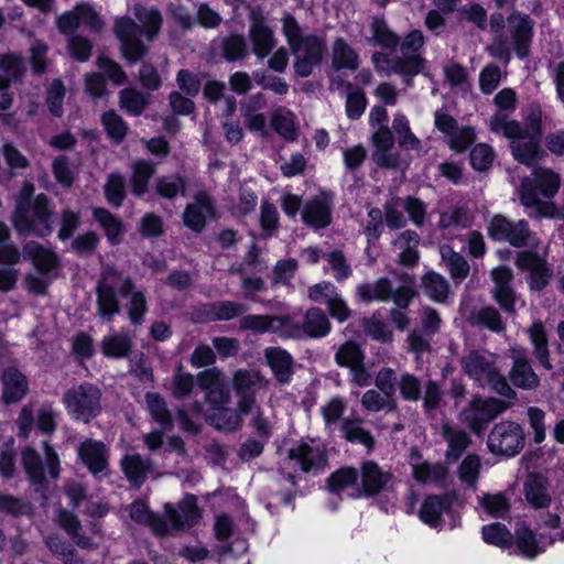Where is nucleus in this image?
<instances>
[{"mask_svg":"<svg viewBox=\"0 0 564 564\" xmlns=\"http://www.w3.org/2000/svg\"><path fill=\"white\" fill-rule=\"evenodd\" d=\"M100 389L89 382L68 389L63 397V403L68 414L85 423H88L100 412Z\"/></svg>","mask_w":564,"mask_h":564,"instance_id":"9","label":"nucleus"},{"mask_svg":"<svg viewBox=\"0 0 564 564\" xmlns=\"http://www.w3.org/2000/svg\"><path fill=\"white\" fill-rule=\"evenodd\" d=\"M482 539L486 543L507 547L512 544L513 536L511 532L501 523H491L482 528Z\"/></svg>","mask_w":564,"mask_h":564,"instance_id":"61","label":"nucleus"},{"mask_svg":"<svg viewBox=\"0 0 564 564\" xmlns=\"http://www.w3.org/2000/svg\"><path fill=\"white\" fill-rule=\"evenodd\" d=\"M375 147L373 161L383 167H397L400 163V155L392 152L394 144L393 135L387 127H379L372 135Z\"/></svg>","mask_w":564,"mask_h":564,"instance_id":"19","label":"nucleus"},{"mask_svg":"<svg viewBox=\"0 0 564 564\" xmlns=\"http://www.w3.org/2000/svg\"><path fill=\"white\" fill-rule=\"evenodd\" d=\"M422 288L424 294L437 303L445 302L449 293L447 280L435 272H429L423 276Z\"/></svg>","mask_w":564,"mask_h":564,"instance_id":"53","label":"nucleus"},{"mask_svg":"<svg viewBox=\"0 0 564 564\" xmlns=\"http://www.w3.org/2000/svg\"><path fill=\"white\" fill-rule=\"evenodd\" d=\"M449 495L429 496L422 503L419 517L425 524L436 528L441 524L442 514L452 506Z\"/></svg>","mask_w":564,"mask_h":564,"instance_id":"31","label":"nucleus"},{"mask_svg":"<svg viewBox=\"0 0 564 564\" xmlns=\"http://www.w3.org/2000/svg\"><path fill=\"white\" fill-rule=\"evenodd\" d=\"M93 214L95 219L105 229L107 238L112 243H116L119 235L122 234L121 221L104 208H96Z\"/></svg>","mask_w":564,"mask_h":564,"instance_id":"62","label":"nucleus"},{"mask_svg":"<svg viewBox=\"0 0 564 564\" xmlns=\"http://www.w3.org/2000/svg\"><path fill=\"white\" fill-rule=\"evenodd\" d=\"M155 193L165 199H174L177 196H184L186 182L181 175H163L155 180Z\"/></svg>","mask_w":564,"mask_h":564,"instance_id":"52","label":"nucleus"},{"mask_svg":"<svg viewBox=\"0 0 564 564\" xmlns=\"http://www.w3.org/2000/svg\"><path fill=\"white\" fill-rule=\"evenodd\" d=\"M490 275L495 284L492 295L496 302L506 313H514L517 297L513 289L510 286L513 279L511 269L508 267H498L492 269Z\"/></svg>","mask_w":564,"mask_h":564,"instance_id":"16","label":"nucleus"},{"mask_svg":"<svg viewBox=\"0 0 564 564\" xmlns=\"http://www.w3.org/2000/svg\"><path fill=\"white\" fill-rule=\"evenodd\" d=\"M115 32L121 42L122 53L127 59L137 62L147 53L145 46L139 39L141 28L132 19L127 17L117 19Z\"/></svg>","mask_w":564,"mask_h":564,"instance_id":"15","label":"nucleus"},{"mask_svg":"<svg viewBox=\"0 0 564 564\" xmlns=\"http://www.w3.org/2000/svg\"><path fill=\"white\" fill-rule=\"evenodd\" d=\"M329 490L334 494H340L351 489L350 497H359L361 489L358 486V471L351 467H345L333 473L327 480Z\"/></svg>","mask_w":564,"mask_h":564,"instance_id":"36","label":"nucleus"},{"mask_svg":"<svg viewBox=\"0 0 564 564\" xmlns=\"http://www.w3.org/2000/svg\"><path fill=\"white\" fill-rule=\"evenodd\" d=\"M442 436L448 444L446 457L457 459L470 443L469 436L462 430L454 429L448 424L442 426Z\"/></svg>","mask_w":564,"mask_h":564,"instance_id":"49","label":"nucleus"},{"mask_svg":"<svg viewBox=\"0 0 564 564\" xmlns=\"http://www.w3.org/2000/svg\"><path fill=\"white\" fill-rule=\"evenodd\" d=\"M289 458L296 460L305 473H318L326 464L324 448L316 442H303L289 451Z\"/></svg>","mask_w":564,"mask_h":564,"instance_id":"17","label":"nucleus"},{"mask_svg":"<svg viewBox=\"0 0 564 564\" xmlns=\"http://www.w3.org/2000/svg\"><path fill=\"white\" fill-rule=\"evenodd\" d=\"M509 403L499 399L474 400L460 413V420L475 433L484 431L486 424L509 408Z\"/></svg>","mask_w":564,"mask_h":564,"instance_id":"12","label":"nucleus"},{"mask_svg":"<svg viewBox=\"0 0 564 564\" xmlns=\"http://www.w3.org/2000/svg\"><path fill=\"white\" fill-rule=\"evenodd\" d=\"M365 359V355L356 343L347 341L341 345L335 354L337 365L351 368L359 365Z\"/></svg>","mask_w":564,"mask_h":564,"instance_id":"63","label":"nucleus"},{"mask_svg":"<svg viewBox=\"0 0 564 564\" xmlns=\"http://www.w3.org/2000/svg\"><path fill=\"white\" fill-rule=\"evenodd\" d=\"M50 199L39 194L31 204L18 202L12 216V225L19 235L46 237L53 230Z\"/></svg>","mask_w":564,"mask_h":564,"instance_id":"6","label":"nucleus"},{"mask_svg":"<svg viewBox=\"0 0 564 564\" xmlns=\"http://www.w3.org/2000/svg\"><path fill=\"white\" fill-rule=\"evenodd\" d=\"M164 517L153 523V533L165 536L194 527L200 519L196 497L186 495L176 507L165 505Z\"/></svg>","mask_w":564,"mask_h":564,"instance_id":"7","label":"nucleus"},{"mask_svg":"<svg viewBox=\"0 0 564 564\" xmlns=\"http://www.w3.org/2000/svg\"><path fill=\"white\" fill-rule=\"evenodd\" d=\"M424 44V36L421 31L410 32L401 43V55L389 56L384 53H373L372 62L378 72L387 75L398 74L404 77L406 84L416 76L424 67V58L421 50Z\"/></svg>","mask_w":564,"mask_h":564,"instance_id":"4","label":"nucleus"},{"mask_svg":"<svg viewBox=\"0 0 564 564\" xmlns=\"http://www.w3.org/2000/svg\"><path fill=\"white\" fill-rule=\"evenodd\" d=\"M488 234L494 240L508 241L513 247H522L527 245L530 229L523 219L511 221L502 215H496L489 223Z\"/></svg>","mask_w":564,"mask_h":564,"instance_id":"14","label":"nucleus"},{"mask_svg":"<svg viewBox=\"0 0 564 564\" xmlns=\"http://www.w3.org/2000/svg\"><path fill=\"white\" fill-rule=\"evenodd\" d=\"M249 35L253 45V53L259 58L267 57L276 44L272 29L260 18L253 20Z\"/></svg>","mask_w":564,"mask_h":564,"instance_id":"27","label":"nucleus"},{"mask_svg":"<svg viewBox=\"0 0 564 564\" xmlns=\"http://www.w3.org/2000/svg\"><path fill=\"white\" fill-rule=\"evenodd\" d=\"M554 541H564V531L556 532L547 542H544V533H541L539 543L533 532L527 527H520L516 531V544L520 553L528 558L535 557L539 553L544 551L546 545L552 544Z\"/></svg>","mask_w":564,"mask_h":564,"instance_id":"24","label":"nucleus"},{"mask_svg":"<svg viewBox=\"0 0 564 564\" xmlns=\"http://www.w3.org/2000/svg\"><path fill=\"white\" fill-rule=\"evenodd\" d=\"M511 382L521 389L532 390L539 386V377L525 358H517L510 371Z\"/></svg>","mask_w":564,"mask_h":564,"instance_id":"43","label":"nucleus"},{"mask_svg":"<svg viewBox=\"0 0 564 564\" xmlns=\"http://www.w3.org/2000/svg\"><path fill=\"white\" fill-rule=\"evenodd\" d=\"M356 292L364 302L392 301L399 308H406L414 297L413 282L409 278H404L397 289L389 279L381 278L372 283L359 284Z\"/></svg>","mask_w":564,"mask_h":564,"instance_id":"8","label":"nucleus"},{"mask_svg":"<svg viewBox=\"0 0 564 564\" xmlns=\"http://www.w3.org/2000/svg\"><path fill=\"white\" fill-rule=\"evenodd\" d=\"M333 66L336 69L356 70L359 66L358 54L347 42L338 37L333 43Z\"/></svg>","mask_w":564,"mask_h":564,"instance_id":"45","label":"nucleus"},{"mask_svg":"<svg viewBox=\"0 0 564 564\" xmlns=\"http://www.w3.org/2000/svg\"><path fill=\"white\" fill-rule=\"evenodd\" d=\"M273 130L285 141L294 142L297 139L295 115L284 107L275 108L271 113Z\"/></svg>","mask_w":564,"mask_h":564,"instance_id":"39","label":"nucleus"},{"mask_svg":"<svg viewBox=\"0 0 564 564\" xmlns=\"http://www.w3.org/2000/svg\"><path fill=\"white\" fill-rule=\"evenodd\" d=\"M23 256L32 261L34 267L43 273L50 272L57 267V254L50 248H45L36 241H29L23 247Z\"/></svg>","mask_w":564,"mask_h":564,"instance_id":"32","label":"nucleus"},{"mask_svg":"<svg viewBox=\"0 0 564 564\" xmlns=\"http://www.w3.org/2000/svg\"><path fill=\"white\" fill-rule=\"evenodd\" d=\"M3 393L6 403L19 402L28 392L25 377L15 368H8L2 376Z\"/></svg>","mask_w":564,"mask_h":564,"instance_id":"34","label":"nucleus"},{"mask_svg":"<svg viewBox=\"0 0 564 564\" xmlns=\"http://www.w3.org/2000/svg\"><path fill=\"white\" fill-rule=\"evenodd\" d=\"M361 404L366 410L371 412H379L386 409L393 410L395 408L392 397L379 389H370L366 391L361 398Z\"/></svg>","mask_w":564,"mask_h":564,"instance_id":"59","label":"nucleus"},{"mask_svg":"<svg viewBox=\"0 0 564 564\" xmlns=\"http://www.w3.org/2000/svg\"><path fill=\"white\" fill-rule=\"evenodd\" d=\"M529 181L532 184L533 192L540 193L544 197H552L558 191L561 178L560 175L550 169L538 167L533 171L532 177L523 178L520 187V196L522 195L524 183ZM539 197V195H536Z\"/></svg>","mask_w":564,"mask_h":564,"instance_id":"26","label":"nucleus"},{"mask_svg":"<svg viewBox=\"0 0 564 564\" xmlns=\"http://www.w3.org/2000/svg\"><path fill=\"white\" fill-rule=\"evenodd\" d=\"M392 129L398 135L399 144L402 148L420 151L422 150V142L411 131L410 122L403 113H397L392 121Z\"/></svg>","mask_w":564,"mask_h":564,"instance_id":"54","label":"nucleus"},{"mask_svg":"<svg viewBox=\"0 0 564 564\" xmlns=\"http://www.w3.org/2000/svg\"><path fill=\"white\" fill-rule=\"evenodd\" d=\"M264 356L275 378L282 383L288 382L292 376L291 355L280 347H269L265 349Z\"/></svg>","mask_w":564,"mask_h":564,"instance_id":"35","label":"nucleus"},{"mask_svg":"<svg viewBox=\"0 0 564 564\" xmlns=\"http://www.w3.org/2000/svg\"><path fill=\"white\" fill-rule=\"evenodd\" d=\"M249 413H242L239 404L235 409L229 405L221 406L206 414V420L217 430L231 432L241 426L242 417Z\"/></svg>","mask_w":564,"mask_h":564,"instance_id":"33","label":"nucleus"},{"mask_svg":"<svg viewBox=\"0 0 564 564\" xmlns=\"http://www.w3.org/2000/svg\"><path fill=\"white\" fill-rule=\"evenodd\" d=\"M22 465L32 484L42 485L44 482V467L35 449L28 447L22 452Z\"/></svg>","mask_w":564,"mask_h":564,"instance_id":"56","label":"nucleus"},{"mask_svg":"<svg viewBox=\"0 0 564 564\" xmlns=\"http://www.w3.org/2000/svg\"><path fill=\"white\" fill-rule=\"evenodd\" d=\"M264 105L265 100L262 94L252 95L241 104L240 111L243 117L246 127L250 131L265 134L267 118L263 113L258 112V110L264 107Z\"/></svg>","mask_w":564,"mask_h":564,"instance_id":"30","label":"nucleus"},{"mask_svg":"<svg viewBox=\"0 0 564 564\" xmlns=\"http://www.w3.org/2000/svg\"><path fill=\"white\" fill-rule=\"evenodd\" d=\"M468 321L471 325L482 326L495 333H501L505 330V325L499 312L491 306L474 311L469 315Z\"/></svg>","mask_w":564,"mask_h":564,"instance_id":"55","label":"nucleus"},{"mask_svg":"<svg viewBox=\"0 0 564 564\" xmlns=\"http://www.w3.org/2000/svg\"><path fill=\"white\" fill-rule=\"evenodd\" d=\"M473 219V215L467 208L451 207L441 214L440 227L447 232H453L456 229L469 227Z\"/></svg>","mask_w":564,"mask_h":564,"instance_id":"46","label":"nucleus"},{"mask_svg":"<svg viewBox=\"0 0 564 564\" xmlns=\"http://www.w3.org/2000/svg\"><path fill=\"white\" fill-rule=\"evenodd\" d=\"M120 107L129 115L139 116L148 105V98L133 88H126L120 91Z\"/></svg>","mask_w":564,"mask_h":564,"instance_id":"58","label":"nucleus"},{"mask_svg":"<svg viewBox=\"0 0 564 564\" xmlns=\"http://www.w3.org/2000/svg\"><path fill=\"white\" fill-rule=\"evenodd\" d=\"M122 470L128 480L134 486H140L152 471V463L148 458L141 457L140 454H130L121 460Z\"/></svg>","mask_w":564,"mask_h":564,"instance_id":"38","label":"nucleus"},{"mask_svg":"<svg viewBox=\"0 0 564 564\" xmlns=\"http://www.w3.org/2000/svg\"><path fill=\"white\" fill-rule=\"evenodd\" d=\"M440 254L453 280L463 281L468 276L470 268L460 253L452 247L443 245L440 248Z\"/></svg>","mask_w":564,"mask_h":564,"instance_id":"42","label":"nucleus"},{"mask_svg":"<svg viewBox=\"0 0 564 564\" xmlns=\"http://www.w3.org/2000/svg\"><path fill=\"white\" fill-rule=\"evenodd\" d=\"M523 446V430L514 422H500L492 427L488 435V447L495 454L514 456Z\"/></svg>","mask_w":564,"mask_h":564,"instance_id":"10","label":"nucleus"},{"mask_svg":"<svg viewBox=\"0 0 564 564\" xmlns=\"http://www.w3.org/2000/svg\"><path fill=\"white\" fill-rule=\"evenodd\" d=\"M489 127L492 132L501 133L510 140L511 153L521 164L533 166L544 158L545 153L540 145V118L534 113L527 128L514 120H506L500 113L490 118Z\"/></svg>","mask_w":564,"mask_h":564,"instance_id":"2","label":"nucleus"},{"mask_svg":"<svg viewBox=\"0 0 564 564\" xmlns=\"http://www.w3.org/2000/svg\"><path fill=\"white\" fill-rule=\"evenodd\" d=\"M410 464L414 479L422 484H442L448 474L443 464L422 460L416 452L411 453Z\"/></svg>","mask_w":564,"mask_h":564,"instance_id":"25","label":"nucleus"},{"mask_svg":"<svg viewBox=\"0 0 564 564\" xmlns=\"http://www.w3.org/2000/svg\"><path fill=\"white\" fill-rule=\"evenodd\" d=\"M237 403L242 413H252L256 405V393L267 387L265 379L256 370L239 369L231 379Z\"/></svg>","mask_w":564,"mask_h":564,"instance_id":"11","label":"nucleus"},{"mask_svg":"<svg viewBox=\"0 0 564 564\" xmlns=\"http://www.w3.org/2000/svg\"><path fill=\"white\" fill-rule=\"evenodd\" d=\"M133 281L113 268L107 267L102 270L97 285L98 313L102 317L111 319L120 312L118 294L130 295L128 315L132 324H140L147 312L145 295L140 290H133Z\"/></svg>","mask_w":564,"mask_h":564,"instance_id":"1","label":"nucleus"},{"mask_svg":"<svg viewBox=\"0 0 564 564\" xmlns=\"http://www.w3.org/2000/svg\"><path fill=\"white\" fill-rule=\"evenodd\" d=\"M419 235L412 230H405L401 232L398 238L393 241L395 250H398L399 260L402 264L413 265L419 259L417 246Z\"/></svg>","mask_w":564,"mask_h":564,"instance_id":"41","label":"nucleus"},{"mask_svg":"<svg viewBox=\"0 0 564 564\" xmlns=\"http://www.w3.org/2000/svg\"><path fill=\"white\" fill-rule=\"evenodd\" d=\"M530 340L534 347V355L539 362L546 369H551L547 338L542 322H534L528 330Z\"/></svg>","mask_w":564,"mask_h":564,"instance_id":"51","label":"nucleus"},{"mask_svg":"<svg viewBox=\"0 0 564 564\" xmlns=\"http://www.w3.org/2000/svg\"><path fill=\"white\" fill-rule=\"evenodd\" d=\"M78 455L94 475L107 467V448L101 442L94 440L83 442L78 448Z\"/></svg>","mask_w":564,"mask_h":564,"instance_id":"28","label":"nucleus"},{"mask_svg":"<svg viewBox=\"0 0 564 564\" xmlns=\"http://www.w3.org/2000/svg\"><path fill=\"white\" fill-rule=\"evenodd\" d=\"M131 189L132 193L141 197L148 192L149 181L156 171V165L149 160H137L131 166Z\"/></svg>","mask_w":564,"mask_h":564,"instance_id":"40","label":"nucleus"},{"mask_svg":"<svg viewBox=\"0 0 564 564\" xmlns=\"http://www.w3.org/2000/svg\"><path fill=\"white\" fill-rule=\"evenodd\" d=\"M21 253L11 240V232L7 224L0 221V263L14 265L19 263Z\"/></svg>","mask_w":564,"mask_h":564,"instance_id":"57","label":"nucleus"},{"mask_svg":"<svg viewBox=\"0 0 564 564\" xmlns=\"http://www.w3.org/2000/svg\"><path fill=\"white\" fill-rule=\"evenodd\" d=\"M303 326V338H322L329 334L332 325L326 314L318 307L307 310Z\"/></svg>","mask_w":564,"mask_h":564,"instance_id":"37","label":"nucleus"},{"mask_svg":"<svg viewBox=\"0 0 564 564\" xmlns=\"http://www.w3.org/2000/svg\"><path fill=\"white\" fill-rule=\"evenodd\" d=\"M133 13L137 20L142 24L148 41H153L162 25V15L155 8H144L135 4Z\"/></svg>","mask_w":564,"mask_h":564,"instance_id":"47","label":"nucleus"},{"mask_svg":"<svg viewBox=\"0 0 564 564\" xmlns=\"http://www.w3.org/2000/svg\"><path fill=\"white\" fill-rule=\"evenodd\" d=\"M523 492L528 503L535 509L546 508L551 502L546 479L541 475L530 474L523 484Z\"/></svg>","mask_w":564,"mask_h":564,"instance_id":"29","label":"nucleus"},{"mask_svg":"<svg viewBox=\"0 0 564 564\" xmlns=\"http://www.w3.org/2000/svg\"><path fill=\"white\" fill-rule=\"evenodd\" d=\"M100 348L106 357L121 359L129 356L132 348V340L128 335L117 333L104 337Z\"/></svg>","mask_w":564,"mask_h":564,"instance_id":"44","label":"nucleus"},{"mask_svg":"<svg viewBox=\"0 0 564 564\" xmlns=\"http://www.w3.org/2000/svg\"><path fill=\"white\" fill-rule=\"evenodd\" d=\"M514 264L521 271L528 273L527 282L530 290L541 291L552 278V269L545 258L529 250L520 251L517 254Z\"/></svg>","mask_w":564,"mask_h":564,"instance_id":"13","label":"nucleus"},{"mask_svg":"<svg viewBox=\"0 0 564 564\" xmlns=\"http://www.w3.org/2000/svg\"><path fill=\"white\" fill-rule=\"evenodd\" d=\"M214 214L215 206L210 196L205 192H199L195 195L194 202L185 208L183 220L186 227L199 232L204 229L206 220Z\"/></svg>","mask_w":564,"mask_h":564,"instance_id":"18","label":"nucleus"},{"mask_svg":"<svg viewBox=\"0 0 564 564\" xmlns=\"http://www.w3.org/2000/svg\"><path fill=\"white\" fill-rule=\"evenodd\" d=\"M145 402L152 417L163 427L172 425V417L166 408L165 401L158 393H147Z\"/></svg>","mask_w":564,"mask_h":564,"instance_id":"60","label":"nucleus"},{"mask_svg":"<svg viewBox=\"0 0 564 564\" xmlns=\"http://www.w3.org/2000/svg\"><path fill=\"white\" fill-rule=\"evenodd\" d=\"M463 371L479 387L491 390L508 399H516V391L509 386L497 367V357L486 350H468L460 360Z\"/></svg>","mask_w":564,"mask_h":564,"instance_id":"5","label":"nucleus"},{"mask_svg":"<svg viewBox=\"0 0 564 564\" xmlns=\"http://www.w3.org/2000/svg\"><path fill=\"white\" fill-rule=\"evenodd\" d=\"M521 204L528 209V215L534 218H558L564 220V206L555 208L551 202L542 200L533 192L531 182L527 181L521 195Z\"/></svg>","mask_w":564,"mask_h":564,"instance_id":"20","label":"nucleus"},{"mask_svg":"<svg viewBox=\"0 0 564 564\" xmlns=\"http://www.w3.org/2000/svg\"><path fill=\"white\" fill-rule=\"evenodd\" d=\"M248 306L232 301H220L206 306L205 312L213 321H229L243 315Z\"/></svg>","mask_w":564,"mask_h":564,"instance_id":"48","label":"nucleus"},{"mask_svg":"<svg viewBox=\"0 0 564 564\" xmlns=\"http://www.w3.org/2000/svg\"><path fill=\"white\" fill-rule=\"evenodd\" d=\"M358 478H360L361 492L373 496L387 487L391 480V474L375 462H365L360 467Z\"/></svg>","mask_w":564,"mask_h":564,"instance_id":"21","label":"nucleus"},{"mask_svg":"<svg viewBox=\"0 0 564 564\" xmlns=\"http://www.w3.org/2000/svg\"><path fill=\"white\" fill-rule=\"evenodd\" d=\"M0 90L7 89L10 82L18 80L24 73L25 67L21 56L6 54L0 57Z\"/></svg>","mask_w":564,"mask_h":564,"instance_id":"50","label":"nucleus"},{"mask_svg":"<svg viewBox=\"0 0 564 564\" xmlns=\"http://www.w3.org/2000/svg\"><path fill=\"white\" fill-rule=\"evenodd\" d=\"M105 194L109 204L121 206L126 197L124 177L120 174H110L105 185Z\"/></svg>","mask_w":564,"mask_h":564,"instance_id":"64","label":"nucleus"},{"mask_svg":"<svg viewBox=\"0 0 564 564\" xmlns=\"http://www.w3.org/2000/svg\"><path fill=\"white\" fill-rule=\"evenodd\" d=\"M301 214L304 224L315 229L325 228L332 223V205L324 196L306 202Z\"/></svg>","mask_w":564,"mask_h":564,"instance_id":"23","label":"nucleus"},{"mask_svg":"<svg viewBox=\"0 0 564 564\" xmlns=\"http://www.w3.org/2000/svg\"><path fill=\"white\" fill-rule=\"evenodd\" d=\"M508 28L514 41L516 52L520 58L528 55V46L532 39L533 22L529 15L513 13L508 19Z\"/></svg>","mask_w":564,"mask_h":564,"instance_id":"22","label":"nucleus"},{"mask_svg":"<svg viewBox=\"0 0 564 564\" xmlns=\"http://www.w3.org/2000/svg\"><path fill=\"white\" fill-rule=\"evenodd\" d=\"M282 32L294 56V69L301 77L312 74L324 57V39L313 33H304L294 17L286 14L282 20Z\"/></svg>","mask_w":564,"mask_h":564,"instance_id":"3","label":"nucleus"}]
</instances>
